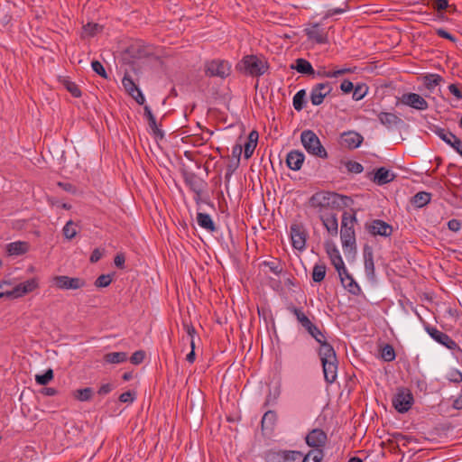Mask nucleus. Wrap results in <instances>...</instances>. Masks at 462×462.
<instances>
[{
    "label": "nucleus",
    "mask_w": 462,
    "mask_h": 462,
    "mask_svg": "<svg viewBox=\"0 0 462 462\" xmlns=\"http://www.w3.org/2000/svg\"><path fill=\"white\" fill-rule=\"evenodd\" d=\"M288 310L294 314L301 327L319 344L318 354L322 365L324 379L332 384L337 378L338 361L334 347L328 342L327 337L311 320L304 311L291 306Z\"/></svg>",
    "instance_id": "obj_1"
},
{
    "label": "nucleus",
    "mask_w": 462,
    "mask_h": 462,
    "mask_svg": "<svg viewBox=\"0 0 462 462\" xmlns=\"http://www.w3.org/2000/svg\"><path fill=\"white\" fill-rule=\"evenodd\" d=\"M356 223V213L344 212L341 219L340 237L342 247L345 253L356 251L355 224Z\"/></svg>",
    "instance_id": "obj_2"
},
{
    "label": "nucleus",
    "mask_w": 462,
    "mask_h": 462,
    "mask_svg": "<svg viewBox=\"0 0 462 462\" xmlns=\"http://www.w3.org/2000/svg\"><path fill=\"white\" fill-rule=\"evenodd\" d=\"M344 199L348 198L335 192L319 191L311 196L310 204L321 214L324 210L333 209L339 206L340 201Z\"/></svg>",
    "instance_id": "obj_3"
},
{
    "label": "nucleus",
    "mask_w": 462,
    "mask_h": 462,
    "mask_svg": "<svg viewBox=\"0 0 462 462\" xmlns=\"http://www.w3.org/2000/svg\"><path fill=\"white\" fill-rule=\"evenodd\" d=\"M237 67L246 75L260 77L268 70L269 64L263 57L246 55L242 59Z\"/></svg>",
    "instance_id": "obj_4"
},
{
    "label": "nucleus",
    "mask_w": 462,
    "mask_h": 462,
    "mask_svg": "<svg viewBox=\"0 0 462 462\" xmlns=\"http://www.w3.org/2000/svg\"><path fill=\"white\" fill-rule=\"evenodd\" d=\"M300 142L306 152L315 157L327 159L328 152L319 138L312 130H304L300 134Z\"/></svg>",
    "instance_id": "obj_5"
},
{
    "label": "nucleus",
    "mask_w": 462,
    "mask_h": 462,
    "mask_svg": "<svg viewBox=\"0 0 462 462\" xmlns=\"http://www.w3.org/2000/svg\"><path fill=\"white\" fill-rule=\"evenodd\" d=\"M230 72L231 64L226 60L215 59L205 63V74L208 77L226 79Z\"/></svg>",
    "instance_id": "obj_6"
},
{
    "label": "nucleus",
    "mask_w": 462,
    "mask_h": 462,
    "mask_svg": "<svg viewBox=\"0 0 462 462\" xmlns=\"http://www.w3.org/2000/svg\"><path fill=\"white\" fill-rule=\"evenodd\" d=\"M413 401V395L409 389L400 388L393 397L392 402L398 412L404 413L411 409Z\"/></svg>",
    "instance_id": "obj_7"
},
{
    "label": "nucleus",
    "mask_w": 462,
    "mask_h": 462,
    "mask_svg": "<svg viewBox=\"0 0 462 462\" xmlns=\"http://www.w3.org/2000/svg\"><path fill=\"white\" fill-rule=\"evenodd\" d=\"M51 282L53 286L59 290H79L86 286L85 280L67 275H56Z\"/></svg>",
    "instance_id": "obj_8"
},
{
    "label": "nucleus",
    "mask_w": 462,
    "mask_h": 462,
    "mask_svg": "<svg viewBox=\"0 0 462 462\" xmlns=\"http://www.w3.org/2000/svg\"><path fill=\"white\" fill-rule=\"evenodd\" d=\"M39 287V279L36 277L31 278L25 282H20L15 285L12 290L6 291V298L17 299L21 298Z\"/></svg>",
    "instance_id": "obj_9"
},
{
    "label": "nucleus",
    "mask_w": 462,
    "mask_h": 462,
    "mask_svg": "<svg viewBox=\"0 0 462 462\" xmlns=\"http://www.w3.org/2000/svg\"><path fill=\"white\" fill-rule=\"evenodd\" d=\"M304 32L310 42L316 44H326L328 42V31L319 23H310Z\"/></svg>",
    "instance_id": "obj_10"
},
{
    "label": "nucleus",
    "mask_w": 462,
    "mask_h": 462,
    "mask_svg": "<svg viewBox=\"0 0 462 462\" xmlns=\"http://www.w3.org/2000/svg\"><path fill=\"white\" fill-rule=\"evenodd\" d=\"M333 90L330 82L318 83L314 85L310 90V98L313 106H319L323 103L324 98Z\"/></svg>",
    "instance_id": "obj_11"
},
{
    "label": "nucleus",
    "mask_w": 462,
    "mask_h": 462,
    "mask_svg": "<svg viewBox=\"0 0 462 462\" xmlns=\"http://www.w3.org/2000/svg\"><path fill=\"white\" fill-rule=\"evenodd\" d=\"M291 239L292 246L300 251L305 249L307 241V232L301 224H293L290 227Z\"/></svg>",
    "instance_id": "obj_12"
},
{
    "label": "nucleus",
    "mask_w": 462,
    "mask_h": 462,
    "mask_svg": "<svg viewBox=\"0 0 462 462\" xmlns=\"http://www.w3.org/2000/svg\"><path fill=\"white\" fill-rule=\"evenodd\" d=\"M399 102L416 110L423 111L429 108L428 102L421 96L416 93H404L399 98Z\"/></svg>",
    "instance_id": "obj_13"
},
{
    "label": "nucleus",
    "mask_w": 462,
    "mask_h": 462,
    "mask_svg": "<svg viewBox=\"0 0 462 462\" xmlns=\"http://www.w3.org/2000/svg\"><path fill=\"white\" fill-rule=\"evenodd\" d=\"M425 330L439 344L448 348H457V343L447 334L439 330L435 327L426 326Z\"/></svg>",
    "instance_id": "obj_14"
},
{
    "label": "nucleus",
    "mask_w": 462,
    "mask_h": 462,
    "mask_svg": "<svg viewBox=\"0 0 462 462\" xmlns=\"http://www.w3.org/2000/svg\"><path fill=\"white\" fill-rule=\"evenodd\" d=\"M337 273L343 287L349 293L356 296L361 293L362 290L360 286L357 284V282L355 281L352 275L348 273L346 268L342 269L341 271L337 272Z\"/></svg>",
    "instance_id": "obj_15"
},
{
    "label": "nucleus",
    "mask_w": 462,
    "mask_h": 462,
    "mask_svg": "<svg viewBox=\"0 0 462 462\" xmlns=\"http://www.w3.org/2000/svg\"><path fill=\"white\" fill-rule=\"evenodd\" d=\"M302 453L299 451L273 452L268 455L269 462H301Z\"/></svg>",
    "instance_id": "obj_16"
},
{
    "label": "nucleus",
    "mask_w": 462,
    "mask_h": 462,
    "mask_svg": "<svg viewBox=\"0 0 462 462\" xmlns=\"http://www.w3.org/2000/svg\"><path fill=\"white\" fill-rule=\"evenodd\" d=\"M325 249L327 254L330 259L331 263L333 264L337 272H339L342 269L346 268L341 254L337 246L333 243L327 242L325 245Z\"/></svg>",
    "instance_id": "obj_17"
},
{
    "label": "nucleus",
    "mask_w": 462,
    "mask_h": 462,
    "mask_svg": "<svg viewBox=\"0 0 462 462\" xmlns=\"http://www.w3.org/2000/svg\"><path fill=\"white\" fill-rule=\"evenodd\" d=\"M326 441L327 434L320 429H314L306 436L307 444L315 449H322Z\"/></svg>",
    "instance_id": "obj_18"
},
{
    "label": "nucleus",
    "mask_w": 462,
    "mask_h": 462,
    "mask_svg": "<svg viewBox=\"0 0 462 462\" xmlns=\"http://www.w3.org/2000/svg\"><path fill=\"white\" fill-rule=\"evenodd\" d=\"M184 180L190 190L198 197H200L206 186V182L195 173H186Z\"/></svg>",
    "instance_id": "obj_19"
},
{
    "label": "nucleus",
    "mask_w": 462,
    "mask_h": 462,
    "mask_svg": "<svg viewBox=\"0 0 462 462\" xmlns=\"http://www.w3.org/2000/svg\"><path fill=\"white\" fill-rule=\"evenodd\" d=\"M368 230L374 236L388 237L393 233V226L383 220L376 219L371 223Z\"/></svg>",
    "instance_id": "obj_20"
},
{
    "label": "nucleus",
    "mask_w": 462,
    "mask_h": 462,
    "mask_svg": "<svg viewBox=\"0 0 462 462\" xmlns=\"http://www.w3.org/2000/svg\"><path fill=\"white\" fill-rule=\"evenodd\" d=\"M305 160V155L299 150H292L286 156V164L292 171L300 170Z\"/></svg>",
    "instance_id": "obj_21"
},
{
    "label": "nucleus",
    "mask_w": 462,
    "mask_h": 462,
    "mask_svg": "<svg viewBox=\"0 0 462 462\" xmlns=\"http://www.w3.org/2000/svg\"><path fill=\"white\" fill-rule=\"evenodd\" d=\"M377 118L388 129L397 127L402 124V120L397 115L390 112H380L377 114Z\"/></svg>",
    "instance_id": "obj_22"
},
{
    "label": "nucleus",
    "mask_w": 462,
    "mask_h": 462,
    "mask_svg": "<svg viewBox=\"0 0 462 462\" xmlns=\"http://www.w3.org/2000/svg\"><path fill=\"white\" fill-rule=\"evenodd\" d=\"M363 136L354 131L344 133L342 134V143L348 149L358 148L363 143Z\"/></svg>",
    "instance_id": "obj_23"
},
{
    "label": "nucleus",
    "mask_w": 462,
    "mask_h": 462,
    "mask_svg": "<svg viewBox=\"0 0 462 462\" xmlns=\"http://www.w3.org/2000/svg\"><path fill=\"white\" fill-rule=\"evenodd\" d=\"M291 69H295L300 74L310 75L313 78H315L316 75V71L314 70L311 63L303 58L297 59L295 62L291 65Z\"/></svg>",
    "instance_id": "obj_24"
},
{
    "label": "nucleus",
    "mask_w": 462,
    "mask_h": 462,
    "mask_svg": "<svg viewBox=\"0 0 462 462\" xmlns=\"http://www.w3.org/2000/svg\"><path fill=\"white\" fill-rule=\"evenodd\" d=\"M29 244L24 241H15L6 245V251L11 256H17L26 254L29 251Z\"/></svg>",
    "instance_id": "obj_25"
},
{
    "label": "nucleus",
    "mask_w": 462,
    "mask_h": 462,
    "mask_svg": "<svg viewBox=\"0 0 462 462\" xmlns=\"http://www.w3.org/2000/svg\"><path fill=\"white\" fill-rule=\"evenodd\" d=\"M394 177V173H393L391 171L384 167H380L374 173V181L378 185H383L393 180Z\"/></svg>",
    "instance_id": "obj_26"
},
{
    "label": "nucleus",
    "mask_w": 462,
    "mask_h": 462,
    "mask_svg": "<svg viewBox=\"0 0 462 462\" xmlns=\"http://www.w3.org/2000/svg\"><path fill=\"white\" fill-rule=\"evenodd\" d=\"M320 219L329 234L332 236L337 235L338 223L336 214H329L328 216L320 215Z\"/></svg>",
    "instance_id": "obj_27"
},
{
    "label": "nucleus",
    "mask_w": 462,
    "mask_h": 462,
    "mask_svg": "<svg viewBox=\"0 0 462 462\" xmlns=\"http://www.w3.org/2000/svg\"><path fill=\"white\" fill-rule=\"evenodd\" d=\"M364 260H365V271L366 276L370 279L374 278V254L373 251L370 247H365L364 249Z\"/></svg>",
    "instance_id": "obj_28"
},
{
    "label": "nucleus",
    "mask_w": 462,
    "mask_h": 462,
    "mask_svg": "<svg viewBox=\"0 0 462 462\" xmlns=\"http://www.w3.org/2000/svg\"><path fill=\"white\" fill-rule=\"evenodd\" d=\"M197 223L201 228L208 231L209 233H214L217 230L214 221L207 213L199 212L197 214Z\"/></svg>",
    "instance_id": "obj_29"
},
{
    "label": "nucleus",
    "mask_w": 462,
    "mask_h": 462,
    "mask_svg": "<svg viewBox=\"0 0 462 462\" xmlns=\"http://www.w3.org/2000/svg\"><path fill=\"white\" fill-rule=\"evenodd\" d=\"M258 137L259 134L254 130L249 134L247 142L244 145V152L245 159H248L253 155L254 151L257 145Z\"/></svg>",
    "instance_id": "obj_30"
},
{
    "label": "nucleus",
    "mask_w": 462,
    "mask_h": 462,
    "mask_svg": "<svg viewBox=\"0 0 462 462\" xmlns=\"http://www.w3.org/2000/svg\"><path fill=\"white\" fill-rule=\"evenodd\" d=\"M352 72V69L350 68H344L337 70H327L324 68L319 69L316 71L315 77L319 78H337L341 75H344L346 73Z\"/></svg>",
    "instance_id": "obj_31"
},
{
    "label": "nucleus",
    "mask_w": 462,
    "mask_h": 462,
    "mask_svg": "<svg viewBox=\"0 0 462 462\" xmlns=\"http://www.w3.org/2000/svg\"><path fill=\"white\" fill-rule=\"evenodd\" d=\"M433 132L450 147L457 138L453 133L444 128L437 127Z\"/></svg>",
    "instance_id": "obj_32"
},
{
    "label": "nucleus",
    "mask_w": 462,
    "mask_h": 462,
    "mask_svg": "<svg viewBox=\"0 0 462 462\" xmlns=\"http://www.w3.org/2000/svg\"><path fill=\"white\" fill-rule=\"evenodd\" d=\"M277 420V414L273 411H267L261 421L262 430H273Z\"/></svg>",
    "instance_id": "obj_33"
},
{
    "label": "nucleus",
    "mask_w": 462,
    "mask_h": 462,
    "mask_svg": "<svg viewBox=\"0 0 462 462\" xmlns=\"http://www.w3.org/2000/svg\"><path fill=\"white\" fill-rule=\"evenodd\" d=\"M422 81L425 88L430 91H432L443 81V78L439 74H428L422 78Z\"/></svg>",
    "instance_id": "obj_34"
},
{
    "label": "nucleus",
    "mask_w": 462,
    "mask_h": 462,
    "mask_svg": "<svg viewBox=\"0 0 462 462\" xmlns=\"http://www.w3.org/2000/svg\"><path fill=\"white\" fill-rule=\"evenodd\" d=\"M431 199V194L426 191H420L416 193L412 199L411 203L417 208H422L430 203Z\"/></svg>",
    "instance_id": "obj_35"
},
{
    "label": "nucleus",
    "mask_w": 462,
    "mask_h": 462,
    "mask_svg": "<svg viewBox=\"0 0 462 462\" xmlns=\"http://www.w3.org/2000/svg\"><path fill=\"white\" fill-rule=\"evenodd\" d=\"M104 360L108 364H121L127 360V354L125 352L107 353L105 355Z\"/></svg>",
    "instance_id": "obj_36"
},
{
    "label": "nucleus",
    "mask_w": 462,
    "mask_h": 462,
    "mask_svg": "<svg viewBox=\"0 0 462 462\" xmlns=\"http://www.w3.org/2000/svg\"><path fill=\"white\" fill-rule=\"evenodd\" d=\"M305 89L299 90L293 97L292 104L296 111H301L306 105Z\"/></svg>",
    "instance_id": "obj_37"
},
{
    "label": "nucleus",
    "mask_w": 462,
    "mask_h": 462,
    "mask_svg": "<svg viewBox=\"0 0 462 462\" xmlns=\"http://www.w3.org/2000/svg\"><path fill=\"white\" fill-rule=\"evenodd\" d=\"M326 276V265L324 263H316L312 269V280L315 282H321Z\"/></svg>",
    "instance_id": "obj_38"
},
{
    "label": "nucleus",
    "mask_w": 462,
    "mask_h": 462,
    "mask_svg": "<svg viewBox=\"0 0 462 462\" xmlns=\"http://www.w3.org/2000/svg\"><path fill=\"white\" fill-rule=\"evenodd\" d=\"M368 86L365 83H359L353 88L352 98L356 101L363 99L368 93Z\"/></svg>",
    "instance_id": "obj_39"
},
{
    "label": "nucleus",
    "mask_w": 462,
    "mask_h": 462,
    "mask_svg": "<svg viewBox=\"0 0 462 462\" xmlns=\"http://www.w3.org/2000/svg\"><path fill=\"white\" fill-rule=\"evenodd\" d=\"M322 449L310 450L306 456L302 455L301 462H320L323 458Z\"/></svg>",
    "instance_id": "obj_40"
},
{
    "label": "nucleus",
    "mask_w": 462,
    "mask_h": 462,
    "mask_svg": "<svg viewBox=\"0 0 462 462\" xmlns=\"http://www.w3.org/2000/svg\"><path fill=\"white\" fill-rule=\"evenodd\" d=\"M122 85L125 91L129 95H133V93H135L139 88L136 86V84L134 82L133 79L130 75L125 74L122 79Z\"/></svg>",
    "instance_id": "obj_41"
},
{
    "label": "nucleus",
    "mask_w": 462,
    "mask_h": 462,
    "mask_svg": "<svg viewBox=\"0 0 462 462\" xmlns=\"http://www.w3.org/2000/svg\"><path fill=\"white\" fill-rule=\"evenodd\" d=\"M395 351L393 346L386 344L381 349V357L385 362H391L395 359Z\"/></svg>",
    "instance_id": "obj_42"
},
{
    "label": "nucleus",
    "mask_w": 462,
    "mask_h": 462,
    "mask_svg": "<svg viewBox=\"0 0 462 462\" xmlns=\"http://www.w3.org/2000/svg\"><path fill=\"white\" fill-rule=\"evenodd\" d=\"M62 232H63V236L68 240H71L78 234L75 224L72 220H69L65 224V226H63Z\"/></svg>",
    "instance_id": "obj_43"
},
{
    "label": "nucleus",
    "mask_w": 462,
    "mask_h": 462,
    "mask_svg": "<svg viewBox=\"0 0 462 462\" xmlns=\"http://www.w3.org/2000/svg\"><path fill=\"white\" fill-rule=\"evenodd\" d=\"M93 390L90 387L79 389L74 393V396L80 402H87L92 398Z\"/></svg>",
    "instance_id": "obj_44"
},
{
    "label": "nucleus",
    "mask_w": 462,
    "mask_h": 462,
    "mask_svg": "<svg viewBox=\"0 0 462 462\" xmlns=\"http://www.w3.org/2000/svg\"><path fill=\"white\" fill-rule=\"evenodd\" d=\"M53 370L48 369L43 374H36L35 382L40 385H46L53 379Z\"/></svg>",
    "instance_id": "obj_45"
},
{
    "label": "nucleus",
    "mask_w": 462,
    "mask_h": 462,
    "mask_svg": "<svg viewBox=\"0 0 462 462\" xmlns=\"http://www.w3.org/2000/svg\"><path fill=\"white\" fill-rule=\"evenodd\" d=\"M149 127L152 131V135L155 138L162 139L164 137V133L162 130L158 126L156 118L151 119L148 121Z\"/></svg>",
    "instance_id": "obj_46"
},
{
    "label": "nucleus",
    "mask_w": 462,
    "mask_h": 462,
    "mask_svg": "<svg viewBox=\"0 0 462 462\" xmlns=\"http://www.w3.org/2000/svg\"><path fill=\"white\" fill-rule=\"evenodd\" d=\"M64 86L66 89L74 97H81V91L79 88V86L70 80H66L64 82Z\"/></svg>",
    "instance_id": "obj_47"
},
{
    "label": "nucleus",
    "mask_w": 462,
    "mask_h": 462,
    "mask_svg": "<svg viewBox=\"0 0 462 462\" xmlns=\"http://www.w3.org/2000/svg\"><path fill=\"white\" fill-rule=\"evenodd\" d=\"M112 282V277L110 274H101L95 281V286L98 288H105L110 285Z\"/></svg>",
    "instance_id": "obj_48"
},
{
    "label": "nucleus",
    "mask_w": 462,
    "mask_h": 462,
    "mask_svg": "<svg viewBox=\"0 0 462 462\" xmlns=\"http://www.w3.org/2000/svg\"><path fill=\"white\" fill-rule=\"evenodd\" d=\"M100 30V26L97 23H88L83 26V32L87 36H94Z\"/></svg>",
    "instance_id": "obj_49"
},
{
    "label": "nucleus",
    "mask_w": 462,
    "mask_h": 462,
    "mask_svg": "<svg viewBox=\"0 0 462 462\" xmlns=\"http://www.w3.org/2000/svg\"><path fill=\"white\" fill-rule=\"evenodd\" d=\"M447 379L451 383H459L462 382V373L458 369L453 368L448 373Z\"/></svg>",
    "instance_id": "obj_50"
},
{
    "label": "nucleus",
    "mask_w": 462,
    "mask_h": 462,
    "mask_svg": "<svg viewBox=\"0 0 462 462\" xmlns=\"http://www.w3.org/2000/svg\"><path fill=\"white\" fill-rule=\"evenodd\" d=\"M346 170L352 173H361L364 171V167L361 163L355 161H348L346 162Z\"/></svg>",
    "instance_id": "obj_51"
},
{
    "label": "nucleus",
    "mask_w": 462,
    "mask_h": 462,
    "mask_svg": "<svg viewBox=\"0 0 462 462\" xmlns=\"http://www.w3.org/2000/svg\"><path fill=\"white\" fill-rule=\"evenodd\" d=\"M347 5L345 4V6L344 7H337V8H331V9H328L324 16H323V20H327L328 19L329 17L333 16V15H336V14H344L345 12L347 11Z\"/></svg>",
    "instance_id": "obj_52"
},
{
    "label": "nucleus",
    "mask_w": 462,
    "mask_h": 462,
    "mask_svg": "<svg viewBox=\"0 0 462 462\" xmlns=\"http://www.w3.org/2000/svg\"><path fill=\"white\" fill-rule=\"evenodd\" d=\"M448 88L457 101L462 100V85L450 84Z\"/></svg>",
    "instance_id": "obj_53"
},
{
    "label": "nucleus",
    "mask_w": 462,
    "mask_h": 462,
    "mask_svg": "<svg viewBox=\"0 0 462 462\" xmlns=\"http://www.w3.org/2000/svg\"><path fill=\"white\" fill-rule=\"evenodd\" d=\"M91 67L97 74H98L104 79H107L106 71L101 62H99L98 60H93L91 62Z\"/></svg>",
    "instance_id": "obj_54"
},
{
    "label": "nucleus",
    "mask_w": 462,
    "mask_h": 462,
    "mask_svg": "<svg viewBox=\"0 0 462 462\" xmlns=\"http://www.w3.org/2000/svg\"><path fill=\"white\" fill-rule=\"evenodd\" d=\"M145 357V352L143 350L135 351L130 357V361L134 365H140L143 362Z\"/></svg>",
    "instance_id": "obj_55"
},
{
    "label": "nucleus",
    "mask_w": 462,
    "mask_h": 462,
    "mask_svg": "<svg viewBox=\"0 0 462 462\" xmlns=\"http://www.w3.org/2000/svg\"><path fill=\"white\" fill-rule=\"evenodd\" d=\"M135 398H136V396H135L134 392L127 391V392H125L120 394L119 401L121 402H125H125L132 403L134 402Z\"/></svg>",
    "instance_id": "obj_56"
},
{
    "label": "nucleus",
    "mask_w": 462,
    "mask_h": 462,
    "mask_svg": "<svg viewBox=\"0 0 462 462\" xmlns=\"http://www.w3.org/2000/svg\"><path fill=\"white\" fill-rule=\"evenodd\" d=\"M436 33L441 37V38H444V39H447V40H449L450 42H457V39L454 35H452L451 33H449L448 32H447L445 29L443 28H439L436 30Z\"/></svg>",
    "instance_id": "obj_57"
},
{
    "label": "nucleus",
    "mask_w": 462,
    "mask_h": 462,
    "mask_svg": "<svg viewBox=\"0 0 462 462\" xmlns=\"http://www.w3.org/2000/svg\"><path fill=\"white\" fill-rule=\"evenodd\" d=\"M448 227L453 232H457L461 228V223L459 220L453 218L448 222Z\"/></svg>",
    "instance_id": "obj_58"
},
{
    "label": "nucleus",
    "mask_w": 462,
    "mask_h": 462,
    "mask_svg": "<svg viewBox=\"0 0 462 462\" xmlns=\"http://www.w3.org/2000/svg\"><path fill=\"white\" fill-rule=\"evenodd\" d=\"M354 88V85L350 80L344 79L340 84V89L344 93H350Z\"/></svg>",
    "instance_id": "obj_59"
},
{
    "label": "nucleus",
    "mask_w": 462,
    "mask_h": 462,
    "mask_svg": "<svg viewBox=\"0 0 462 462\" xmlns=\"http://www.w3.org/2000/svg\"><path fill=\"white\" fill-rule=\"evenodd\" d=\"M448 7V0H435L434 2V9L438 12L446 10Z\"/></svg>",
    "instance_id": "obj_60"
},
{
    "label": "nucleus",
    "mask_w": 462,
    "mask_h": 462,
    "mask_svg": "<svg viewBox=\"0 0 462 462\" xmlns=\"http://www.w3.org/2000/svg\"><path fill=\"white\" fill-rule=\"evenodd\" d=\"M114 389V385L112 383H104L102 384L98 391H97V393L99 395H106L108 394L112 390Z\"/></svg>",
    "instance_id": "obj_61"
},
{
    "label": "nucleus",
    "mask_w": 462,
    "mask_h": 462,
    "mask_svg": "<svg viewBox=\"0 0 462 462\" xmlns=\"http://www.w3.org/2000/svg\"><path fill=\"white\" fill-rule=\"evenodd\" d=\"M125 257L123 254H117L114 259L115 265L120 269L125 268Z\"/></svg>",
    "instance_id": "obj_62"
},
{
    "label": "nucleus",
    "mask_w": 462,
    "mask_h": 462,
    "mask_svg": "<svg viewBox=\"0 0 462 462\" xmlns=\"http://www.w3.org/2000/svg\"><path fill=\"white\" fill-rule=\"evenodd\" d=\"M102 256H103L102 251L100 249H98V248H96L91 253L89 260H90L91 263H94L98 262L101 259Z\"/></svg>",
    "instance_id": "obj_63"
},
{
    "label": "nucleus",
    "mask_w": 462,
    "mask_h": 462,
    "mask_svg": "<svg viewBox=\"0 0 462 462\" xmlns=\"http://www.w3.org/2000/svg\"><path fill=\"white\" fill-rule=\"evenodd\" d=\"M452 407L455 410H462V388L458 396L453 401Z\"/></svg>",
    "instance_id": "obj_64"
}]
</instances>
